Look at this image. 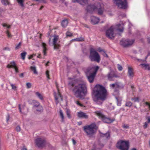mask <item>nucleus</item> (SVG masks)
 <instances>
[{"mask_svg":"<svg viewBox=\"0 0 150 150\" xmlns=\"http://www.w3.org/2000/svg\"><path fill=\"white\" fill-rule=\"evenodd\" d=\"M107 94V91L105 88L102 85L97 84L93 90V100L95 103L100 105L106 99Z\"/></svg>","mask_w":150,"mask_h":150,"instance_id":"obj_1","label":"nucleus"},{"mask_svg":"<svg viewBox=\"0 0 150 150\" xmlns=\"http://www.w3.org/2000/svg\"><path fill=\"white\" fill-rule=\"evenodd\" d=\"M68 86L76 97L82 98L84 96L86 90L85 83H79L75 85L74 82L71 81L69 82Z\"/></svg>","mask_w":150,"mask_h":150,"instance_id":"obj_2","label":"nucleus"},{"mask_svg":"<svg viewBox=\"0 0 150 150\" xmlns=\"http://www.w3.org/2000/svg\"><path fill=\"white\" fill-rule=\"evenodd\" d=\"M87 11L90 13L96 10L98 11V13L100 15H102L104 11V8L99 3L95 5L88 4L86 8Z\"/></svg>","mask_w":150,"mask_h":150,"instance_id":"obj_3","label":"nucleus"},{"mask_svg":"<svg viewBox=\"0 0 150 150\" xmlns=\"http://www.w3.org/2000/svg\"><path fill=\"white\" fill-rule=\"evenodd\" d=\"M89 58L91 61H96L98 62L100 60L99 55L96 50L92 48L90 49Z\"/></svg>","mask_w":150,"mask_h":150,"instance_id":"obj_4","label":"nucleus"},{"mask_svg":"<svg viewBox=\"0 0 150 150\" xmlns=\"http://www.w3.org/2000/svg\"><path fill=\"white\" fill-rule=\"evenodd\" d=\"M96 127V125L95 124L92 123L90 125L84 126V129L87 135L89 137H91L93 136L94 133V129Z\"/></svg>","mask_w":150,"mask_h":150,"instance_id":"obj_5","label":"nucleus"},{"mask_svg":"<svg viewBox=\"0 0 150 150\" xmlns=\"http://www.w3.org/2000/svg\"><path fill=\"white\" fill-rule=\"evenodd\" d=\"M129 146V142L122 140L118 142L116 145L117 147L120 150H128Z\"/></svg>","mask_w":150,"mask_h":150,"instance_id":"obj_6","label":"nucleus"},{"mask_svg":"<svg viewBox=\"0 0 150 150\" xmlns=\"http://www.w3.org/2000/svg\"><path fill=\"white\" fill-rule=\"evenodd\" d=\"M113 2L114 4L120 8L125 9L127 7L126 0H113Z\"/></svg>","mask_w":150,"mask_h":150,"instance_id":"obj_7","label":"nucleus"},{"mask_svg":"<svg viewBox=\"0 0 150 150\" xmlns=\"http://www.w3.org/2000/svg\"><path fill=\"white\" fill-rule=\"evenodd\" d=\"M35 143L38 148H42L45 146L46 144V141L44 137H38L35 139Z\"/></svg>","mask_w":150,"mask_h":150,"instance_id":"obj_8","label":"nucleus"},{"mask_svg":"<svg viewBox=\"0 0 150 150\" xmlns=\"http://www.w3.org/2000/svg\"><path fill=\"white\" fill-rule=\"evenodd\" d=\"M96 113L97 115L99 117V118H101L102 120L104 122L110 123L114 120H113L111 119L110 118L105 117V116L100 111H97L96 112Z\"/></svg>","mask_w":150,"mask_h":150,"instance_id":"obj_9","label":"nucleus"},{"mask_svg":"<svg viewBox=\"0 0 150 150\" xmlns=\"http://www.w3.org/2000/svg\"><path fill=\"white\" fill-rule=\"evenodd\" d=\"M115 30V28L113 26H112L107 30L106 32V37L110 39H113L115 36V34L114 33Z\"/></svg>","mask_w":150,"mask_h":150,"instance_id":"obj_10","label":"nucleus"},{"mask_svg":"<svg viewBox=\"0 0 150 150\" xmlns=\"http://www.w3.org/2000/svg\"><path fill=\"white\" fill-rule=\"evenodd\" d=\"M134 40H133L122 39L120 41V44L124 47L130 46L133 43Z\"/></svg>","mask_w":150,"mask_h":150,"instance_id":"obj_11","label":"nucleus"},{"mask_svg":"<svg viewBox=\"0 0 150 150\" xmlns=\"http://www.w3.org/2000/svg\"><path fill=\"white\" fill-rule=\"evenodd\" d=\"M91 23L93 25L98 23L99 21V18L94 16H91Z\"/></svg>","mask_w":150,"mask_h":150,"instance_id":"obj_12","label":"nucleus"},{"mask_svg":"<svg viewBox=\"0 0 150 150\" xmlns=\"http://www.w3.org/2000/svg\"><path fill=\"white\" fill-rule=\"evenodd\" d=\"M107 77L108 79L110 81H113V78L115 77H117V76L115 75L114 72L111 71L107 75Z\"/></svg>","mask_w":150,"mask_h":150,"instance_id":"obj_13","label":"nucleus"},{"mask_svg":"<svg viewBox=\"0 0 150 150\" xmlns=\"http://www.w3.org/2000/svg\"><path fill=\"white\" fill-rule=\"evenodd\" d=\"M103 146L104 144L99 141H98L97 143H95L93 145V147L94 148H97L98 149H101Z\"/></svg>","mask_w":150,"mask_h":150,"instance_id":"obj_14","label":"nucleus"},{"mask_svg":"<svg viewBox=\"0 0 150 150\" xmlns=\"http://www.w3.org/2000/svg\"><path fill=\"white\" fill-rule=\"evenodd\" d=\"M77 115L79 118H82L85 119H87L88 117V116L86 113L82 112H78Z\"/></svg>","mask_w":150,"mask_h":150,"instance_id":"obj_15","label":"nucleus"},{"mask_svg":"<svg viewBox=\"0 0 150 150\" xmlns=\"http://www.w3.org/2000/svg\"><path fill=\"white\" fill-rule=\"evenodd\" d=\"M73 2H77L82 5H84L88 3V0H72Z\"/></svg>","mask_w":150,"mask_h":150,"instance_id":"obj_16","label":"nucleus"},{"mask_svg":"<svg viewBox=\"0 0 150 150\" xmlns=\"http://www.w3.org/2000/svg\"><path fill=\"white\" fill-rule=\"evenodd\" d=\"M128 76L130 78H132L134 76V73L131 67H129L128 68Z\"/></svg>","mask_w":150,"mask_h":150,"instance_id":"obj_17","label":"nucleus"},{"mask_svg":"<svg viewBox=\"0 0 150 150\" xmlns=\"http://www.w3.org/2000/svg\"><path fill=\"white\" fill-rule=\"evenodd\" d=\"M95 73H91L89 76H88V79L91 83H92L93 81L94 77L96 75Z\"/></svg>","mask_w":150,"mask_h":150,"instance_id":"obj_18","label":"nucleus"},{"mask_svg":"<svg viewBox=\"0 0 150 150\" xmlns=\"http://www.w3.org/2000/svg\"><path fill=\"white\" fill-rule=\"evenodd\" d=\"M110 86L111 88L115 89L114 91H116L117 90L115 88H118L120 87V86L117 83L110 84Z\"/></svg>","mask_w":150,"mask_h":150,"instance_id":"obj_19","label":"nucleus"},{"mask_svg":"<svg viewBox=\"0 0 150 150\" xmlns=\"http://www.w3.org/2000/svg\"><path fill=\"white\" fill-rule=\"evenodd\" d=\"M59 98H61V100H62V98L61 95L60 93L59 92V91L58 90V93L57 95H55V98L56 100V103L57 104L58 103V99Z\"/></svg>","mask_w":150,"mask_h":150,"instance_id":"obj_20","label":"nucleus"},{"mask_svg":"<svg viewBox=\"0 0 150 150\" xmlns=\"http://www.w3.org/2000/svg\"><path fill=\"white\" fill-rule=\"evenodd\" d=\"M35 93L37 97L39 99L41 100H43L44 96L42 94L38 92H35Z\"/></svg>","mask_w":150,"mask_h":150,"instance_id":"obj_21","label":"nucleus"},{"mask_svg":"<svg viewBox=\"0 0 150 150\" xmlns=\"http://www.w3.org/2000/svg\"><path fill=\"white\" fill-rule=\"evenodd\" d=\"M68 23V21L67 19H65L62 21L61 25L63 27L65 28L67 26Z\"/></svg>","mask_w":150,"mask_h":150,"instance_id":"obj_22","label":"nucleus"},{"mask_svg":"<svg viewBox=\"0 0 150 150\" xmlns=\"http://www.w3.org/2000/svg\"><path fill=\"white\" fill-rule=\"evenodd\" d=\"M33 106L35 107H38L40 106L39 102L35 100H34L33 101Z\"/></svg>","mask_w":150,"mask_h":150,"instance_id":"obj_23","label":"nucleus"},{"mask_svg":"<svg viewBox=\"0 0 150 150\" xmlns=\"http://www.w3.org/2000/svg\"><path fill=\"white\" fill-rule=\"evenodd\" d=\"M54 38L53 40V45H55L57 44V42L59 39L58 36L55 35L54 36Z\"/></svg>","mask_w":150,"mask_h":150,"instance_id":"obj_24","label":"nucleus"},{"mask_svg":"<svg viewBox=\"0 0 150 150\" xmlns=\"http://www.w3.org/2000/svg\"><path fill=\"white\" fill-rule=\"evenodd\" d=\"M46 44L45 43L43 42L42 43V46L43 49V52L44 55H45L46 54V51L47 50V49L46 47Z\"/></svg>","mask_w":150,"mask_h":150,"instance_id":"obj_25","label":"nucleus"},{"mask_svg":"<svg viewBox=\"0 0 150 150\" xmlns=\"http://www.w3.org/2000/svg\"><path fill=\"white\" fill-rule=\"evenodd\" d=\"M121 25L120 24H118L116 25V27L117 28V30L120 32H122L124 30L123 28H119L120 26Z\"/></svg>","mask_w":150,"mask_h":150,"instance_id":"obj_26","label":"nucleus"},{"mask_svg":"<svg viewBox=\"0 0 150 150\" xmlns=\"http://www.w3.org/2000/svg\"><path fill=\"white\" fill-rule=\"evenodd\" d=\"M66 113L67 117L69 119H71V116L70 114V111L69 109H67L66 110Z\"/></svg>","mask_w":150,"mask_h":150,"instance_id":"obj_27","label":"nucleus"},{"mask_svg":"<svg viewBox=\"0 0 150 150\" xmlns=\"http://www.w3.org/2000/svg\"><path fill=\"white\" fill-rule=\"evenodd\" d=\"M59 114L60 115L62 118V122H64V117L63 114V113L62 110H60L59 111Z\"/></svg>","mask_w":150,"mask_h":150,"instance_id":"obj_28","label":"nucleus"},{"mask_svg":"<svg viewBox=\"0 0 150 150\" xmlns=\"http://www.w3.org/2000/svg\"><path fill=\"white\" fill-rule=\"evenodd\" d=\"M17 1L21 7H23L24 6V1L23 0H17Z\"/></svg>","mask_w":150,"mask_h":150,"instance_id":"obj_29","label":"nucleus"},{"mask_svg":"<svg viewBox=\"0 0 150 150\" xmlns=\"http://www.w3.org/2000/svg\"><path fill=\"white\" fill-rule=\"evenodd\" d=\"M74 40L78 42H82L84 40V38L82 37L77 38L74 39Z\"/></svg>","mask_w":150,"mask_h":150,"instance_id":"obj_30","label":"nucleus"},{"mask_svg":"<svg viewBox=\"0 0 150 150\" xmlns=\"http://www.w3.org/2000/svg\"><path fill=\"white\" fill-rule=\"evenodd\" d=\"M27 52H24L21 53V58L23 60L25 59V56Z\"/></svg>","mask_w":150,"mask_h":150,"instance_id":"obj_31","label":"nucleus"},{"mask_svg":"<svg viewBox=\"0 0 150 150\" xmlns=\"http://www.w3.org/2000/svg\"><path fill=\"white\" fill-rule=\"evenodd\" d=\"M117 100V105L118 106H120L121 104V100L120 99H119L117 97L116 98Z\"/></svg>","mask_w":150,"mask_h":150,"instance_id":"obj_32","label":"nucleus"},{"mask_svg":"<svg viewBox=\"0 0 150 150\" xmlns=\"http://www.w3.org/2000/svg\"><path fill=\"white\" fill-rule=\"evenodd\" d=\"M141 65L143 67H144L146 69H147L148 70H149L150 69V67L149 65L143 64H141Z\"/></svg>","mask_w":150,"mask_h":150,"instance_id":"obj_33","label":"nucleus"},{"mask_svg":"<svg viewBox=\"0 0 150 150\" xmlns=\"http://www.w3.org/2000/svg\"><path fill=\"white\" fill-rule=\"evenodd\" d=\"M132 103L130 101H127L126 102L125 106H126L130 107L132 106Z\"/></svg>","mask_w":150,"mask_h":150,"instance_id":"obj_34","label":"nucleus"},{"mask_svg":"<svg viewBox=\"0 0 150 150\" xmlns=\"http://www.w3.org/2000/svg\"><path fill=\"white\" fill-rule=\"evenodd\" d=\"M1 2L4 5H7L9 4V2L8 0H2Z\"/></svg>","mask_w":150,"mask_h":150,"instance_id":"obj_35","label":"nucleus"},{"mask_svg":"<svg viewBox=\"0 0 150 150\" xmlns=\"http://www.w3.org/2000/svg\"><path fill=\"white\" fill-rule=\"evenodd\" d=\"M21 45V43L20 42L18 44L16 45L15 48V50H17L20 48Z\"/></svg>","mask_w":150,"mask_h":150,"instance_id":"obj_36","label":"nucleus"},{"mask_svg":"<svg viewBox=\"0 0 150 150\" xmlns=\"http://www.w3.org/2000/svg\"><path fill=\"white\" fill-rule=\"evenodd\" d=\"M31 69L33 71L34 73L35 74H37V72L36 70V68L35 67H30Z\"/></svg>","mask_w":150,"mask_h":150,"instance_id":"obj_37","label":"nucleus"},{"mask_svg":"<svg viewBox=\"0 0 150 150\" xmlns=\"http://www.w3.org/2000/svg\"><path fill=\"white\" fill-rule=\"evenodd\" d=\"M123 128L125 129H128L129 128V126L128 124H123L122 126Z\"/></svg>","mask_w":150,"mask_h":150,"instance_id":"obj_38","label":"nucleus"},{"mask_svg":"<svg viewBox=\"0 0 150 150\" xmlns=\"http://www.w3.org/2000/svg\"><path fill=\"white\" fill-rule=\"evenodd\" d=\"M38 109H37L36 110L38 112H41L43 110V108L42 106L40 105L38 106Z\"/></svg>","mask_w":150,"mask_h":150,"instance_id":"obj_39","label":"nucleus"},{"mask_svg":"<svg viewBox=\"0 0 150 150\" xmlns=\"http://www.w3.org/2000/svg\"><path fill=\"white\" fill-rule=\"evenodd\" d=\"M103 136L107 138H108L110 137V134L108 132L103 134Z\"/></svg>","mask_w":150,"mask_h":150,"instance_id":"obj_40","label":"nucleus"},{"mask_svg":"<svg viewBox=\"0 0 150 150\" xmlns=\"http://www.w3.org/2000/svg\"><path fill=\"white\" fill-rule=\"evenodd\" d=\"M99 69V67H98V66H96V67H95V70H94V71H93V72H92V73H95V74L96 75V74L97 72V71Z\"/></svg>","mask_w":150,"mask_h":150,"instance_id":"obj_41","label":"nucleus"},{"mask_svg":"<svg viewBox=\"0 0 150 150\" xmlns=\"http://www.w3.org/2000/svg\"><path fill=\"white\" fill-rule=\"evenodd\" d=\"M11 65V66L12 67L15 68L16 67V65L14 62H11L10 63Z\"/></svg>","mask_w":150,"mask_h":150,"instance_id":"obj_42","label":"nucleus"},{"mask_svg":"<svg viewBox=\"0 0 150 150\" xmlns=\"http://www.w3.org/2000/svg\"><path fill=\"white\" fill-rule=\"evenodd\" d=\"M54 45V50H57L59 49L60 45L58 44H56L55 45Z\"/></svg>","mask_w":150,"mask_h":150,"instance_id":"obj_43","label":"nucleus"},{"mask_svg":"<svg viewBox=\"0 0 150 150\" xmlns=\"http://www.w3.org/2000/svg\"><path fill=\"white\" fill-rule=\"evenodd\" d=\"M132 100L134 101V102H139V100L138 98H132L131 99Z\"/></svg>","mask_w":150,"mask_h":150,"instance_id":"obj_44","label":"nucleus"},{"mask_svg":"<svg viewBox=\"0 0 150 150\" xmlns=\"http://www.w3.org/2000/svg\"><path fill=\"white\" fill-rule=\"evenodd\" d=\"M12 89L16 90V87L11 83H10Z\"/></svg>","mask_w":150,"mask_h":150,"instance_id":"obj_45","label":"nucleus"},{"mask_svg":"<svg viewBox=\"0 0 150 150\" xmlns=\"http://www.w3.org/2000/svg\"><path fill=\"white\" fill-rule=\"evenodd\" d=\"M2 25L4 27H6L8 28H10L11 27L10 25H7V24L5 23L3 24Z\"/></svg>","mask_w":150,"mask_h":150,"instance_id":"obj_46","label":"nucleus"},{"mask_svg":"<svg viewBox=\"0 0 150 150\" xmlns=\"http://www.w3.org/2000/svg\"><path fill=\"white\" fill-rule=\"evenodd\" d=\"M117 67L118 69L120 71H121L122 70V66L120 64H117Z\"/></svg>","mask_w":150,"mask_h":150,"instance_id":"obj_47","label":"nucleus"},{"mask_svg":"<svg viewBox=\"0 0 150 150\" xmlns=\"http://www.w3.org/2000/svg\"><path fill=\"white\" fill-rule=\"evenodd\" d=\"M26 85L27 88H29L31 87V84L30 83H27L26 84Z\"/></svg>","mask_w":150,"mask_h":150,"instance_id":"obj_48","label":"nucleus"},{"mask_svg":"<svg viewBox=\"0 0 150 150\" xmlns=\"http://www.w3.org/2000/svg\"><path fill=\"white\" fill-rule=\"evenodd\" d=\"M66 34L67 36L70 37L72 36V34L69 31L66 33Z\"/></svg>","mask_w":150,"mask_h":150,"instance_id":"obj_49","label":"nucleus"},{"mask_svg":"<svg viewBox=\"0 0 150 150\" xmlns=\"http://www.w3.org/2000/svg\"><path fill=\"white\" fill-rule=\"evenodd\" d=\"M6 33L7 34V35L8 37L10 38L11 37V34H10L9 32L8 31V30H7L6 31Z\"/></svg>","mask_w":150,"mask_h":150,"instance_id":"obj_50","label":"nucleus"},{"mask_svg":"<svg viewBox=\"0 0 150 150\" xmlns=\"http://www.w3.org/2000/svg\"><path fill=\"white\" fill-rule=\"evenodd\" d=\"M102 54L105 57H108V55L107 54L105 53L104 51H103V52H102Z\"/></svg>","mask_w":150,"mask_h":150,"instance_id":"obj_51","label":"nucleus"},{"mask_svg":"<svg viewBox=\"0 0 150 150\" xmlns=\"http://www.w3.org/2000/svg\"><path fill=\"white\" fill-rule=\"evenodd\" d=\"M16 129L17 132H20L21 130L20 127L19 126H18L16 127Z\"/></svg>","mask_w":150,"mask_h":150,"instance_id":"obj_52","label":"nucleus"},{"mask_svg":"<svg viewBox=\"0 0 150 150\" xmlns=\"http://www.w3.org/2000/svg\"><path fill=\"white\" fill-rule=\"evenodd\" d=\"M49 71H48L47 70L46 71V75L47 78L49 79H50V78H49Z\"/></svg>","mask_w":150,"mask_h":150,"instance_id":"obj_53","label":"nucleus"},{"mask_svg":"<svg viewBox=\"0 0 150 150\" xmlns=\"http://www.w3.org/2000/svg\"><path fill=\"white\" fill-rule=\"evenodd\" d=\"M94 70V69L93 68H91L90 69H87V74H88V73H90L89 71L90 70H91V72L92 71H93V70Z\"/></svg>","mask_w":150,"mask_h":150,"instance_id":"obj_54","label":"nucleus"},{"mask_svg":"<svg viewBox=\"0 0 150 150\" xmlns=\"http://www.w3.org/2000/svg\"><path fill=\"white\" fill-rule=\"evenodd\" d=\"M75 103L77 105L81 106H83L82 104H81V103H80L78 101H76Z\"/></svg>","mask_w":150,"mask_h":150,"instance_id":"obj_55","label":"nucleus"},{"mask_svg":"<svg viewBox=\"0 0 150 150\" xmlns=\"http://www.w3.org/2000/svg\"><path fill=\"white\" fill-rule=\"evenodd\" d=\"M35 56V54H33L31 55H30L29 57H28V59H31L34 56Z\"/></svg>","mask_w":150,"mask_h":150,"instance_id":"obj_56","label":"nucleus"},{"mask_svg":"<svg viewBox=\"0 0 150 150\" xmlns=\"http://www.w3.org/2000/svg\"><path fill=\"white\" fill-rule=\"evenodd\" d=\"M147 126V123L146 122H145L144 125H143V127L144 128H146Z\"/></svg>","mask_w":150,"mask_h":150,"instance_id":"obj_57","label":"nucleus"},{"mask_svg":"<svg viewBox=\"0 0 150 150\" xmlns=\"http://www.w3.org/2000/svg\"><path fill=\"white\" fill-rule=\"evenodd\" d=\"M145 104L148 106L150 110V104H149L148 102H146L145 103Z\"/></svg>","mask_w":150,"mask_h":150,"instance_id":"obj_58","label":"nucleus"},{"mask_svg":"<svg viewBox=\"0 0 150 150\" xmlns=\"http://www.w3.org/2000/svg\"><path fill=\"white\" fill-rule=\"evenodd\" d=\"M9 115H7L6 118V120L7 122H8L9 120Z\"/></svg>","mask_w":150,"mask_h":150,"instance_id":"obj_59","label":"nucleus"},{"mask_svg":"<svg viewBox=\"0 0 150 150\" xmlns=\"http://www.w3.org/2000/svg\"><path fill=\"white\" fill-rule=\"evenodd\" d=\"M147 121L148 123H150V117H147Z\"/></svg>","mask_w":150,"mask_h":150,"instance_id":"obj_60","label":"nucleus"},{"mask_svg":"<svg viewBox=\"0 0 150 150\" xmlns=\"http://www.w3.org/2000/svg\"><path fill=\"white\" fill-rule=\"evenodd\" d=\"M72 142H73V144L74 145H75L76 144V142L75 140H74V139H72Z\"/></svg>","mask_w":150,"mask_h":150,"instance_id":"obj_61","label":"nucleus"},{"mask_svg":"<svg viewBox=\"0 0 150 150\" xmlns=\"http://www.w3.org/2000/svg\"><path fill=\"white\" fill-rule=\"evenodd\" d=\"M7 67L9 68H12L10 64H8L7 65Z\"/></svg>","mask_w":150,"mask_h":150,"instance_id":"obj_62","label":"nucleus"},{"mask_svg":"<svg viewBox=\"0 0 150 150\" xmlns=\"http://www.w3.org/2000/svg\"><path fill=\"white\" fill-rule=\"evenodd\" d=\"M14 68L15 69V71L16 72H18V69L16 67Z\"/></svg>","mask_w":150,"mask_h":150,"instance_id":"obj_63","label":"nucleus"},{"mask_svg":"<svg viewBox=\"0 0 150 150\" xmlns=\"http://www.w3.org/2000/svg\"><path fill=\"white\" fill-rule=\"evenodd\" d=\"M20 76L21 77H23V73H21L20 75Z\"/></svg>","mask_w":150,"mask_h":150,"instance_id":"obj_64","label":"nucleus"}]
</instances>
